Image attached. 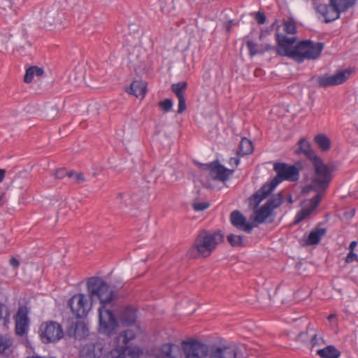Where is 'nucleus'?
<instances>
[{
    "label": "nucleus",
    "mask_w": 358,
    "mask_h": 358,
    "mask_svg": "<svg viewBox=\"0 0 358 358\" xmlns=\"http://www.w3.org/2000/svg\"><path fill=\"white\" fill-rule=\"evenodd\" d=\"M87 289L91 300L96 297L100 301L99 308V331L110 336L117 329L118 323L113 310L109 307L114 298L110 286L100 277H91L87 281Z\"/></svg>",
    "instance_id": "1"
},
{
    "label": "nucleus",
    "mask_w": 358,
    "mask_h": 358,
    "mask_svg": "<svg viewBox=\"0 0 358 358\" xmlns=\"http://www.w3.org/2000/svg\"><path fill=\"white\" fill-rule=\"evenodd\" d=\"M275 52L280 56L289 57L297 63L305 60H315L320 55L324 43L314 42L310 39L302 40L296 43V37H288L277 32L275 34Z\"/></svg>",
    "instance_id": "2"
},
{
    "label": "nucleus",
    "mask_w": 358,
    "mask_h": 358,
    "mask_svg": "<svg viewBox=\"0 0 358 358\" xmlns=\"http://www.w3.org/2000/svg\"><path fill=\"white\" fill-rule=\"evenodd\" d=\"M224 234L220 230L208 231L202 229L187 250L186 255L190 259L206 258L224 241Z\"/></svg>",
    "instance_id": "3"
},
{
    "label": "nucleus",
    "mask_w": 358,
    "mask_h": 358,
    "mask_svg": "<svg viewBox=\"0 0 358 358\" xmlns=\"http://www.w3.org/2000/svg\"><path fill=\"white\" fill-rule=\"evenodd\" d=\"M311 162L314 173L311 178V182L307 187L316 192H324L329 186L336 167L333 164H324L320 157L315 159Z\"/></svg>",
    "instance_id": "4"
},
{
    "label": "nucleus",
    "mask_w": 358,
    "mask_h": 358,
    "mask_svg": "<svg viewBox=\"0 0 358 358\" xmlns=\"http://www.w3.org/2000/svg\"><path fill=\"white\" fill-rule=\"evenodd\" d=\"M185 358H212L209 347L200 341L193 340L182 342Z\"/></svg>",
    "instance_id": "5"
},
{
    "label": "nucleus",
    "mask_w": 358,
    "mask_h": 358,
    "mask_svg": "<svg viewBox=\"0 0 358 358\" xmlns=\"http://www.w3.org/2000/svg\"><path fill=\"white\" fill-rule=\"evenodd\" d=\"M39 332L44 343L57 342L64 336L62 326L54 321L43 322L40 326Z\"/></svg>",
    "instance_id": "6"
},
{
    "label": "nucleus",
    "mask_w": 358,
    "mask_h": 358,
    "mask_svg": "<svg viewBox=\"0 0 358 358\" xmlns=\"http://www.w3.org/2000/svg\"><path fill=\"white\" fill-rule=\"evenodd\" d=\"M68 306L76 318L86 317L92 308V303L84 294H74L69 301Z\"/></svg>",
    "instance_id": "7"
},
{
    "label": "nucleus",
    "mask_w": 358,
    "mask_h": 358,
    "mask_svg": "<svg viewBox=\"0 0 358 358\" xmlns=\"http://www.w3.org/2000/svg\"><path fill=\"white\" fill-rule=\"evenodd\" d=\"M273 170L277 175L273 179L278 185L283 180L295 182L299 180V170L294 165L276 162L273 165Z\"/></svg>",
    "instance_id": "8"
},
{
    "label": "nucleus",
    "mask_w": 358,
    "mask_h": 358,
    "mask_svg": "<svg viewBox=\"0 0 358 358\" xmlns=\"http://www.w3.org/2000/svg\"><path fill=\"white\" fill-rule=\"evenodd\" d=\"M65 13L59 3H54L50 8L44 11L42 15V21L44 27L51 28L62 24L65 19Z\"/></svg>",
    "instance_id": "9"
},
{
    "label": "nucleus",
    "mask_w": 358,
    "mask_h": 358,
    "mask_svg": "<svg viewBox=\"0 0 358 358\" xmlns=\"http://www.w3.org/2000/svg\"><path fill=\"white\" fill-rule=\"evenodd\" d=\"M136 338V333L131 329H126L117 335V343L122 347L125 345V357L129 356L131 358H138L142 353L138 348L132 346V341Z\"/></svg>",
    "instance_id": "10"
},
{
    "label": "nucleus",
    "mask_w": 358,
    "mask_h": 358,
    "mask_svg": "<svg viewBox=\"0 0 358 358\" xmlns=\"http://www.w3.org/2000/svg\"><path fill=\"white\" fill-rule=\"evenodd\" d=\"M351 73L350 70H344L338 72L333 76L324 75L317 78V85L320 87L327 88L329 87L341 85L347 81Z\"/></svg>",
    "instance_id": "11"
},
{
    "label": "nucleus",
    "mask_w": 358,
    "mask_h": 358,
    "mask_svg": "<svg viewBox=\"0 0 358 358\" xmlns=\"http://www.w3.org/2000/svg\"><path fill=\"white\" fill-rule=\"evenodd\" d=\"M278 184L272 178L268 182L264 183L259 189L249 198V206L253 209L257 208L262 200L266 199L275 188Z\"/></svg>",
    "instance_id": "12"
},
{
    "label": "nucleus",
    "mask_w": 358,
    "mask_h": 358,
    "mask_svg": "<svg viewBox=\"0 0 358 358\" xmlns=\"http://www.w3.org/2000/svg\"><path fill=\"white\" fill-rule=\"evenodd\" d=\"M29 310L26 306L18 308L15 317V330L16 334L22 336L27 333L29 327Z\"/></svg>",
    "instance_id": "13"
},
{
    "label": "nucleus",
    "mask_w": 358,
    "mask_h": 358,
    "mask_svg": "<svg viewBox=\"0 0 358 358\" xmlns=\"http://www.w3.org/2000/svg\"><path fill=\"white\" fill-rule=\"evenodd\" d=\"M138 309L132 305H124L120 307L117 317L122 325H134L137 320Z\"/></svg>",
    "instance_id": "14"
},
{
    "label": "nucleus",
    "mask_w": 358,
    "mask_h": 358,
    "mask_svg": "<svg viewBox=\"0 0 358 358\" xmlns=\"http://www.w3.org/2000/svg\"><path fill=\"white\" fill-rule=\"evenodd\" d=\"M231 224L238 230L250 234L254 227L252 223L247 221L246 217L238 210H233L229 215Z\"/></svg>",
    "instance_id": "15"
},
{
    "label": "nucleus",
    "mask_w": 358,
    "mask_h": 358,
    "mask_svg": "<svg viewBox=\"0 0 358 358\" xmlns=\"http://www.w3.org/2000/svg\"><path fill=\"white\" fill-rule=\"evenodd\" d=\"M87 331V328L83 322L74 319L67 320L66 334L68 336L80 338L85 336Z\"/></svg>",
    "instance_id": "16"
},
{
    "label": "nucleus",
    "mask_w": 358,
    "mask_h": 358,
    "mask_svg": "<svg viewBox=\"0 0 358 358\" xmlns=\"http://www.w3.org/2000/svg\"><path fill=\"white\" fill-rule=\"evenodd\" d=\"M101 343H90L83 345L80 350V358H99L103 355Z\"/></svg>",
    "instance_id": "17"
},
{
    "label": "nucleus",
    "mask_w": 358,
    "mask_h": 358,
    "mask_svg": "<svg viewBox=\"0 0 358 358\" xmlns=\"http://www.w3.org/2000/svg\"><path fill=\"white\" fill-rule=\"evenodd\" d=\"M234 171V169H227L223 165L220 164L217 160H215L214 161L210 176L215 180L224 182L229 179Z\"/></svg>",
    "instance_id": "18"
},
{
    "label": "nucleus",
    "mask_w": 358,
    "mask_h": 358,
    "mask_svg": "<svg viewBox=\"0 0 358 358\" xmlns=\"http://www.w3.org/2000/svg\"><path fill=\"white\" fill-rule=\"evenodd\" d=\"M299 148L294 151L295 154H303L304 156L310 162L315 159L320 157L315 154L312 149L310 143L304 138H301L298 142Z\"/></svg>",
    "instance_id": "19"
},
{
    "label": "nucleus",
    "mask_w": 358,
    "mask_h": 358,
    "mask_svg": "<svg viewBox=\"0 0 358 358\" xmlns=\"http://www.w3.org/2000/svg\"><path fill=\"white\" fill-rule=\"evenodd\" d=\"M17 15L16 10L13 8L11 0H1L0 1V15L6 21L11 20Z\"/></svg>",
    "instance_id": "20"
},
{
    "label": "nucleus",
    "mask_w": 358,
    "mask_h": 358,
    "mask_svg": "<svg viewBox=\"0 0 358 358\" xmlns=\"http://www.w3.org/2000/svg\"><path fill=\"white\" fill-rule=\"evenodd\" d=\"M212 358H236V347L217 348L210 350Z\"/></svg>",
    "instance_id": "21"
},
{
    "label": "nucleus",
    "mask_w": 358,
    "mask_h": 358,
    "mask_svg": "<svg viewBox=\"0 0 358 358\" xmlns=\"http://www.w3.org/2000/svg\"><path fill=\"white\" fill-rule=\"evenodd\" d=\"M317 10L324 17V22L328 23L333 22L340 17L341 13L342 12H338L334 8H331L329 4L327 5H320L317 7Z\"/></svg>",
    "instance_id": "22"
},
{
    "label": "nucleus",
    "mask_w": 358,
    "mask_h": 358,
    "mask_svg": "<svg viewBox=\"0 0 358 358\" xmlns=\"http://www.w3.org/2000/svg\"><path fill=\"white\" fill-rule=\"evenodd\" d=\"M357 0H329V6L338 12H346L356 4Z\"/></svg>",
    "instance_id": "23"
},
{
    "label": "nucleus",
    "mask_w": 358,
    "mask_h": 358,
    "mask_svg": "<svg viewBox=\"0 0 358 358\" xmlns=\"http://www.w3.org/2000/svg\"><path fill=\"white\" fill-rule=\"evenodd\" d=\"M254 148L252 141L245 137L242 138L236 150V155L238 157H243L252 154Z\"/></svg>",
    "instance_id": "24"
},
{
    "label": "nucleus",
    "mask_w": 358,
    "mask_h": 358,
    "mask_svg": "<svg viewBox=\"0 0 358 358\" xmlns=\"http://www.w3.org/2000/svg\"><path fill=\"white\" fill-rule=\"evenodd\" d=\"M180 348L178 345L173 343H164L160 348V352L164 358H178L176 352H180Z\"/></svg>",
    "instance_id": "25"
},
{
    "label": "nucleus",
    "mask_w": 358,
    "mask_h": 358,
    "mask_svg": "<svg viewBox=\"0 0 358 358\" xmlns=\"http://www.w3.org/2000/svg\"><path fill=\"white\" fill-rule=\"evenodd\" d=\"M127 92L137 98L139 96L144 97L146 94V87L142 82L134 80L127 90Z\"/></svg>",
    "instance_id": "26"
},
{
    "label": "nucleus",
    "mask_w": 358,
    "mask_h": 358,
    "mask_svg": "<svg viewBox=\"0 0 358 358\" xmlns=\"http://www.w3.org/2000/svg\"><path fill=\"white\" fill-rule=\"evenodd\" d=\"M316 355L321 358H338L341 352L334 345H328L316 351Z\"/></svg>",
    "instance_id": "27"
},
{
    "label": "nucleus",
    "mask_w": 358,
    "mask_h": 358,
    "mask_svg": "<svg viewBox=\"0 0 358 358\" xmlns=\"http://www.w3.org/2000/svg\"><path fill=\"white\" fill-rule=\"evenodd\" d=\"M326 233L327 229L325 228H315L309 234L306 241V245H313L317 244L320 241L321 237L325 235Z\"/></svg>",
    "instance_id": "28"
},
{
    "label": "nucleus",
    "mask_w": 358,
    "mask_h": 358,
    "mask_svg": "<svg viewBox=\"0 0 358 358\" xmlns=\"http://www.w3.org/2000/svg\"><path fill=\"white\" fill-rule=\"evenodd\" d=\"M314 142L317 145L318 148L323 152H327L331 148V141L324 134H318L314 137Z\"/></svg>",
    "instance_id": "29"
},
{
    "label": "nucleus",
    "mask_w": 358,
    "mask_h": 358,
    "mask_svg": "<svg viewBox=\"0 0 358 358\" xmlns=\"http://www.w3.org/2000/svg\"><path fill=\"white\" fill-rule=\"evenodd\" d=\"M44 73V71L42 68L36 66H29L25 72L24 76V82L26 83H30L32 82L34 76H41Z\"/></svg>",
    "instance_id": "30"
},
{
    "label": "nucleus",
    "mask_w": 358,
    "mask_h": 358,
    "mask_svg": "<svg viewBox=\"0 0 358 358\" xmlns=\"http://www.w3.org/2000/svg\"><path fill=\"white\" fill-rule=\"evenodd\" d=\"M115 348L108 352L104 358H125L126 348L122 347L120 343H117V336L115 338Z\"/></svg>",
    "instance_id": "31"
},
{
    "label": "nucleus",
    "mask_w": 358,
    "mask_h": 358,
    "mask_svg": "<svg viewBox=\"0 0 358 358\" xmlns=\"http://www.w3.org/2000/svg\"><path fill=\"white\" fill-rule=\"evenodd\" d=\"M273 210L265 203L255 212V220L259 223H263L269 217Z\"/></svg>",
    "instance_id": "32"
},
{
    "label": "nucleus",
    "mask_w": 358,
    "mask_h": 358,
    "mask_svg": "<svg viewBox=\"0 0 358 358\" xmlns=\"http://www.w3.org/2000/svg\"><path fill=\"white\" fill-rule=\"evenodd\" d=\"M284 201V196L281 192L273 194L265 203L272 210L280 207Z\"/></svg>",
    "instance_id": "33"
},
{
    "label": "nucleus",
    "mask_w": 358,
    "mask_h": 358,
    "mask_svg": "<svg viewBox=\"0 0 358 358\" xmlns=\"http://www.w3.org/2000/svg\"><path fill=\"white\" fill-rule=\"evenodd\" d=\"M227 239L232 247L243 248L245 246L243 236L230 234L227 236Z\"/></svg>",
    "instance_id": "34"
},
{
    "label": "nucleus",
    "mask_w": 358,
    "mask_h": 358,
    "mask_svg": "<svg viewBox=\"0 0 358 358\" xmlns=\"http://www.w3.org/2000/svg\"><path fill=\"white\" fill-rule=\"evenodd\" d=\"M314 210H315L310 206L302 208L296 213L294 217V224H297L300 223L302 220L308 217Z\"/></svg>",
    "instance_id": "35"
},
{
    "label": "nucleus",
    "mask_w": 358,
    "mask_h": 358,
    "mask_svg": "<svg viewBox=\"0 0 358 358\" xmlns=\"http://www.w3.org/2000/svg\"><path fill=\"white\" fill-rule=\"evenodd\" d=\"M10 312L6 305L0 301V322L3 321V324L7 326L10 322Z\"/></svg>",
    "instance_id": "36"
},
{
    "label": "nucleus",
    "mask_w": 358,
    "mask_h": 358,
    "mask_svg": "<svg viewBox=\"0 0 358 358\" xmlns=\"http://www.w3.org/2000/svg\"><path fill=\"white\" fill-rule=\"evenodd\" d=\"M187 87L186 82H180L171 85V91L176 95L177 98L184 96V92Z\"/></svg>",
    "instance_id": "37"
},
{
    "label": "nucleus",
    "mask_w": 358,
    "mask_h": 358,
    "mask_svg": "<svg viewBox=\"0 0 358 358\" xmlns=\"http://www.w3.org/2000/svg\"><path fill=\"white\" fill-rule=\"evenodd\" d=\"M246 45L248 49L249 55L250 57H253L256 55H262V51H261V45H258L257 43L253 42L252 41H248L246 42Z\"/></svg>",
    "instance_id": "38"
},
{
    "label": "nucleus",
    "mask_w": 358,
    "mask_h": 358,
    "mask_svg": "<svg viewBox=\"0 0 358 358\" xmlns=\"http://www.w3.org/2000/svg\"><path fill=\"white\" fill-rule=\"evenodd\" d=\"M68 178L72 180L75 184H80L85 181L84 175L82 173H78L73 170H70L68 174Z\"/></svg>",
    "instance_id": "39"
},
{
    "label": "nucleus",
    "mask_w": 358,
    "mask_h": 358,
    "mask_svg": "<svg viewBox=\"0 0 358 358\" xmlns=\"http://www.w3.org/2000/svg\"><path fill=\"white\" fill-rule=\"evenodd\" d=\"M12 345V341L10 339L0 335V354L4 353Z\"/></svg>",
    "instance_id": "40"
},
{
    "label": "nucleus",
    "mask_w": 358,
    "mask_h": 358,
    "mask_svg": "<svg viewBox=\"0 0 358 358\" xmlns=\"http://www.w3.org/2000/svg\"><path fill=\"white\" fill-rule=\"evenodd\" d=\"M284 31L288 34H294L296 32V27L293 21L287 20L283 23Z\"/></svg>",
    "instance_id": "41"
},
{
    "label": "nucleus",
    "mask_w": 358,
    "mask_h": 358,
    "mask_svg": "<svg viewBox=\"0 0 358 358\" xmlns=\"http://www.w3.org/2000/svg\"><path fill=\"white\" fill-rule=\"evenodd\" d=\"M158 106L165 112L167 113L172 109L173 101L171 99H166L163 101H160L158 103Z\"/></svg>",
    "instance_id": "42"
},
{
    "label": "nucleus",
    "mask_w": 358,
    "mask_h": 358,
    "mask_svg": "<svg viewBox=\"0 0 358 358\" xmlns=\"http://www.w3.org/2000/svg\"><path fill=\"white\" fill-rule=\"evenodd\" d=\"M322 192H317V194L315 196H314L312 199L309 200L310 206L313 208L314 210L316 209V208L320 204L322 198Z\"/></svg>",
    "instance_id": "43"
},
{
    "label": "nucleus",
    "mask_w": 358,
    "mask_h": 358,
    "mask_svg": "<svg viewBox=\"0 0 358 358\" xmlns=\"http://www.w3.org/2000/svg\"><path fill=\"white\" fill-rule=\"evenodd\" d=\"M277 25V20H275L271 26L266 27L265 29H262L259 34V38L262 39L263 37L266 35L271 34L274 29V27Z\"/></svg>",
    "instance_id": "44"
},
{
    "label": "nucleus",
    "mask_w": 358,
    "mask_h": 358,
    "mask_svg": "<svg viewBox=\"0 0 358 358\" xmlns=\"http://www.w3.org/2000/svg\"><path fill=\"white\" fill-rule=\"evenodd\" d=\"M69 171L65 168H59L55 171V177L57 179H63L64 177H68Z\"/></svg>",
    "instance_id": "45"
},
{
    "label": "nucleus",
    "mask_w": 358,
    "mask_h": 358,
    "mask_svg": "<svg viewBox=\"0 0 358 358\" xmlns=\"http://www.w3.org/2000/svg\"><path fill=\"white\" fill-rule=\"evenodd\" d=\"M178 113H182L187 109L186 101L185 96L182 97H178Z\"/></svg>",
    "instance_id": "46"
},
{
    "label": "nucleus",
    "mask_w": 358,
    "mask_h": 358,
    "mask_svg": "<svg viewBox=\"0 0 358 358\" xmlns=\"http://www.w3.org/2000/svg\"><path fill=\"white\" fill-rule=\"evenodd\" d=\"M209 206L208 202L195 203L193 204V209L196 211H201L207 209Z\"/></svg>",
    "instance_id": "47"
},
{
    "label": "nucleus",
    "mask_w": 358,
    "mask_h": 358,
    "mask_svg": "<svg viewBox=\"0 0 358 358\" xmlns=\"http://www.w3.org/2000/svg\"><path fill=\"white\" fill-rule=\"evenodd\" d=\"M196 164L198 166V167L203 171H208L209 173H211V169H213L214 162L208 163V164H202L200 162H196Z\"/></svg>",
    "instance_id": "48"
},
{
    "label": "nucleus",
    "mask_w": 358,
    "mask_h": 358,
    "mask_svg": "<svg viewBox=\"0 0 358 358\" xmlns=\"http://www.w3.org/2000/svg\"><path fill=\"white\" fill-rule=\"evenodd\" d=\"M346 263L350 264L353 262H358V255L352 251H350L345 259Z\"/></svg>",
    "instance_id": "49"
},
{
    "label": "nucleus",
    "mask_w": 358,
    "mask_h": 358,
    "mask_svg": "<svg viewBox=\"0 0 358 358\" xmlns=\"http://www.w3.org/2000/svg\"><path fill=\"white\" fill-rule=\"evenodd\" d=\"M255 20L259 24H263L266 22V17L263 12L258 11L255 14Z\"/></svg>",
    "instance_id": "50"
},
{
    "label": "nucleus",
    "mask_w": 358,
    "mask_h": 358,
    "mask_svg": "<svg viewBox=\"0 0 358 358\" xmlns=\"http://www.w3.org/2000/svg\"><path fill=\"white\" fill-rule=\"evenodd\" d=\"M322 342H323L322 338H318L317 337V334H314L312 336L311 339H310L311 348H313V347H315L316 345H320L321 343H322Z\"/></svg>",
    "instance_id": "51"
},
{
    "label": "nucleus",
    "mask_w": 358,
    "mask_h": 358,
    "mask_svg": "<svg viewBox=\"0 0 358 358\" xmlns=\"http://www.w3.org/2000/svg\"><path fill=\"white\" fill-rule=\"evenodd\" d=\"M308 338V329L306 331L300 332L296 338V341L306 342Z\"/></svg>",
    "instance_id": "52"
},
{
    "label": "nucleus",
    "mask_w": 358,
    "mask_h": 358,
    "mask_svg": "<svg viewBox=\"0 0 358 358\" xmlns=\"http://www.w3.org/2000/svg\"><path fill=\"white\" fill-rule=\"evenodd\" d=\"M273 50H275V48L269 44L261 45V51H262V54H264L265 52H268Z\"/></svg>",
    "instance_id": "53"
},
{
    "label": "nucleus",
    "mask_w": 358,
    "mask_h": 358,
    "mask_svg": "<svg viewBox=\"0 0 358 358\" xmlns=\"http://www.w3.org/2000/svg\"><path fill=\"white\" fill-rule=\"evenodd\" d=\"M9 263H10V265L13 268H17L20 266V262L18 259H17L15 257H13L10 259V261H9Z\"/></svg>",
    "instance_id": "54"
},
{
    "label": "nucleus",
    "mask_w": 358,
    "mask_h": 358,
    "mask_svg": "<svg viewBox=\"0 0 358 358\" xmlns=\"http://www.w3.org/2000/svg\"><path fill=\"white\" fill-rule=\"evenodd\" d=\"M240 163L239 157H231L229 159V164L237 166Z\"/></svg>",
    "instance_id": "55"
},
{
    "label": "nucleus",
    "mask_w": 358,
    "mask_h": 358,
    "mask_svg": "<svg viewBox=\"0 0 358 358\" xmlns=\"http://www.w3.org/2000/svg\"><path fill=\"white\" fill-rule=\"evenodd\" d=\"M357 242L354 241H352L349 245V250L350 251H352L354 252V249L357 246Z\"/></svg>",
    "instance_id": "56"
},
{
    "label": "nucleus",
    "mask_w": 358,
    "mask_h": 358,
    "mask_svg": "<svg viewBox=\"0 0 358 358\" xmlns=\"http://www.w3.org/2000/svg\"><path fill=\"white\" fill-rule=\"evenodd\" d=\"M234 24L233 23V21L232 20H229V22H227L225 24V29L227 31H230L231 28V26Z\"/></svg>",
    "instance_id": "57"
},
{
    "label": "nucleus",
    "mask_w": 358,
    "mask_h": 358,
    "mask_svg": "<svg viewBox=\"0 0 358 358\" xmlns=\"http://www.w3.org/2000/svg\"><path fill=\"white\" fill-rule=\"evenodd\" d=\"M6 171L4 169H0V182H1L5 177Z\"/></svg>",
    "instance_id": "58"
},
{
    "label": "nucleus",
    "mask_w": 358,
    "mask_h": 358,
    "mask_svg": "<svg viewBox=\"0 0 358 358\" xmlns=\"http://www.w3.org/2000/svg\"><path fill=\"white\" fill-rule=\"evenodd\" d=\"M4 197L5 193H2L1 195L0 196V207H2L5 203Z\"/></svg>",
    "instance_id": "59"
},
{
    "label": "nucleus",
    "mask_w": 358,
    "mask_h": 358,
    "mask_svg": "<svg viewBox=\"0 0 358 358\" xmlns=\"http://www.w3.org/2000/svg\"><path fill=\"white\" fill-rule=\"evenodd\" d=\"M87 15H88V13L87 12V10H85V12H83V13H82V17H82L83 20H85V19L87 17Z\"/></svg>",
    "instance_id": "60"
},
{
    "label": "nucleus",
    "mask_w": 358,
    "mask_h": 358,
    "mask_svg": "<svg viewBox=\"0 0 358 358\" xmlns=\"http://www.w3.org/2000/svg\"><path fill=\"white\" fill-rule=\"evenodd\" d=\"M288 201H289V203H292L293 202L292 195H289V197H288Z\"/></svg>",
    "instance_id": "61"
},
{
    "label": "nucleus",
    "mask_w": 358,
    "mask_h": 358,
    "mask_svg": "<svg viewBox=\"0 0 358 358\" xmlns=\"http://www.w3.org/2000/svg\"><path fill=\"white\" fill-rule=\"evenodd\" d=\"M80 10V6H77L74 10V13H76V12L79 11Z\"/></svg>",
    "instance_id": "62"
},
{
    "label": "nucleus",
    "mask_w": 358,
    "mask_h": 358,
    "mask_svg": "<svg viewBox=\"0 0 358 358\" xmlns=\"http://www.w3.org/2000/svg\"><path fill=\"white\" fill-rule=\"evenodd\" d=\"M333 317H334V315L331 314L328 317V319L330 320L331 318H333Z\"/></svg>",
    "instance_id": "63"
}]
</instances>
